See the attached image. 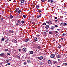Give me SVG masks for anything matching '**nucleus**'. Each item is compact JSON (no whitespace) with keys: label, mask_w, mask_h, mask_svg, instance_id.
<instances>
[{"label":"nucleus","mask_w":67,"mask_h":67,"mask_svg":"<svg viewBox=\"0 0 67 67\" xmlns=\"http://www.w3.org/2000/svg\"><path fill=\"white\" fill-rule=\"evenodd\" d=\"M55 54H52L51 55L50 57L51 58H53L55 57Z\"/></svg>","instance_id":"1"},{"label":"nucleus","mask_w":67,"mask_h":67,"mask_svg":"<svg viewBox=\"0 0 67 67\" xmlns=\"http://www.w3.org/2000/svg\"><path fill=\"white\" fill-rule=\"evenodd\" d=\"M23 52H26V48H24L23 49Z\"/></svg>","instance_id":"2"},{"label":"nucleus","mask_w":67,"mask_h":67,"mask_svg":"<svg viewBox=\"0 0 67 67\" xmlns=\"http://www.w3.org/2000/svg\"><path fill=\"white\" fill-rule=\"evenodd\" d=\"M38 58L40 60H41L43 58V57L42 56H40L38 57Z\"/></svg>","instance_id":"3"},{"label":"nucleus","mask_w":67,"mask_h":67,"mask_svg":"<svg viewBox=\"0 0 67 67\" xmlns=\"http://www.w3.org/2000/svg\"><path fill=\"white\" fill-rule=\"evenodd\" d=\"M29 52L30 54H33L34 53V52L32 51H30Z\"/></svg>","instance_id":"4"},{"label":"nucleus","mask_w":67,"mask_h":67,"mask_svg":"<svg viewBox=\"0 0 67 67\" xmlns=\"http://www.w3.org/2000/svg\"><path fill=\"white\" fill-rule=\"evenodd\" d=\"M49 27V25H46L45 28H46V29H48Z\"/></svg>","instance_id":"5"},{"label":"nucleus","mask_w":67,"mask_h":67,"mask_svg":"<svg viewBox=\"0 0 67 67\" xmlns=\"http://www.w3.org/2000/svg\"><path fill=\"white\" fill-rule=\"evenodd\" d=\"M48 1L49 2H51V3H52L54 2V1L52 0H48Z\"/></svg>","instance_id":"6"},{"label":"nucleus","mask_w":67,"mask_h":67,"mask_svg":"<svg viewBox=\"0 0 67 67\" xmlns=\"http://www.w3.org/2000/svg\"><path fill=\"white\" fill-rule=\"evenodd\" d=\"M41 15H37V18H41Z\"/></svg>","instance_id":"7"},{"label":"nucleus","mask_w":67,"mask_h":67,"mask_svg":"<svg viewBox=\"0 0 67 67\" xmlns=\"http://www.w3.org/2000/svg\"><path fill=\"white\" fill-rule=\"evenodd\" d=\"M21 3H24V0H21L20 1Z\"/></svg>","instance_id":"8"},{"label":"nucleus","mask_w":67,"mask_h":67,"mask_svg":"<svg viewBox=\"0 0 67 67\" xmlns=\"http://www.w3.org/2000/svg\"><path fill=\"white\" fill-rule=\"evenodd\" d=\"M57 58H60V55H56Z\"/></svg>","instance_id":"9"},{"label":"nucleus","mask_w":67,"mask_h":67,"mask_svg":"<svg viewBox=\"0 0 67 67\" xmlns=\"http://www.w3.org/2000/svg\"><path fill=\"white\" fill-rule=\"evenodd\" d=\"M4 53H1L0 54V56L1 57L2 56H4Z\"/></svg>","instance_id":"10"},{"label":"nucleus","mask_w":67,"mask_h":67,"mask_svg":"<svg viewBox=\"0 0 67 67\" xmlns=\"http://www.w3.org/2000/svg\"><path fill=\"white\" fill-rule=\"evenodd\" d=\"M50 29H51V30H53L54 29V26H53L51 27L50 28Z\"/></svg>","instance_id":"11"},{"label":"nucleus","mask_w":67,"mask_h":67,"mask_svg":"<svg viewBox=\"0 0 67 67\" xmlns=\"http://www.w3.org/2000/svg\"><path fill=\"white\" fill-rule=\"evenodd\" d=\"M4 41V38H2L1 40V42H3Z\"/></svg>","instance_id":"12"},{"label":"nucleus","mask_w":67,"mask_h":67,"mask_svg":"<svg viewBox=\"0 0 67 67\" xmlns=\"http://www.w3.org/2000/svg\"><path fill=\"white\" fill-rule=\"evenodd\" d=\"M67 23H64L63 24V26H67Z\"/></svg>","instance_id":"13"},{"label":"nucleus","mask_w":67,"mask_h":67,"mask_svg":"<svg viewBox=\"0 0 67 67\" xmlns=\"http://www.w3.org/2000/svg\"><path fill=\"white\" fill-rule=\"evenodd\" d=\"M29 39H26L25 40V42H28V41H29Z\"/></svg>","instance_id":"14"},{"label":"nucleus","mask_w":67,"mask_h":67,"mask_svg":"<svg viewBox=\"0 0 67 67\" xmlns=\"http://www.w3.org/2000/svg\"><path fill=\"white\" fill-rule=\"evenodd\" d=\"M62 47V46L61 45H60L58 47V48H61Z\"/></svg>","instance_id":"15"},{"label":"nucleus","mask_w":67,"mask_h":67,"mask_svg":"<svg viewBox=\"0 0 67 67\" xmlns=\"http://www.w3.org/2000/svg\"><path fill=\"white\" fill-rule=\"evenodd\" d=\"M19 8H16V12H18L19 11Z\"/></svg>","instance_id":"16"},{"label":"nucleus","mask_w":67,"mask_h":67,"mask_svg":"<svg viewBox=\"0 0 67 67\" xmlns=\"http://www.w3.org/2000/svg\"><path fill=\"white\" fill-rule=\"evenodd\" d=\"M43 63L42 62H41L40 63V65H43Z\"/></svg>","instance_id":"17"},{"label":"nucleus","mask_w":67,"mask_h":67,"mask_svg":"<svg viewBox=\"0 0 67 67\" xmlns=\"http://www.w3.org/2000/svg\"><path fill=\"white\" fill-rule=\"evenodd\" d=\"M48 24H52V21H49L48 22Z\"/></svg>","instance_id":"18"},{"label":"nucleus","mask_w":67,"mask_h":67,"mask_svg":"<svg viewBox=\"0 0 67 67\" xmlns=\"http://www.w3.org/2000/svg\"><path fill=\"white\" fill-rule=\"evenodd\" d=\"M64 65V66H67V63H63Z\"/></svg>","instance_id":"19"},{"label":"nucleus","mask_w":67,"mask_h":67,"mask_svg":"<svg viewBox=\"0 0 67 67\" xmlns=\"http://www.w3.org/2000/svg\"><path fill=\"white\" fill-rule=\"evenodd\" d=\"M34 40L35 41H37V38H34Z\"/></svg>","instance_id":"20"},{"label":"nucleus","mask_w":67,"mask_h":67,"mask_svg":"<svg viewBox=\"0 0 67 67\" xmlns=\"http://www.w3.org/2000/svg\"><path fill=\"white\" fill-rule=\"evenodd\" d=\"M16 57L18 59H20V57L19 56H18Z\"/></svg>","instance_id":"21"},{"label":"nucleus","mask_w":67,"mask_h":67,"mask_svg":"<svg viewBox=\"0 0 67 67\" xmlns=\"http://www.w3.org/2000/svg\"><path fill=\"white\" fill-rule=\"evenodd\" d=\"M37 48L38 49H40V48H41V47L40 46H38L37 47Z\"/></svg>","instance_id":"22"},{"label":"nucleus","mask_w":67,"mask_h":67,"mask_svg":"<svg viewBox=\"0 0 67 67\" xmlns=\"http://www.w3.org/2000/svg\"><path fill=\"white\" fill-rule=\"evenodd\" d=\"M27 62L28 63H31V61H30L29 60H27Z\"/></svg>","instance_id":"23"},{"label":"nucleus","mask_w":67,"mask_h":67,"mask_svg":"<svg viewBox=\"0 0 67 67\" xmlns=\"http://www.w3.org/2000/svg\"><path fill=\"white\" fill-rule=\"evenodd\" d=\"M39 7L38 6H36V9H38V8H39Z\"/></svg>","instance_id":"24"},{"label":"nucleus","mask_w":67,"mask_h":67,"mask_svg":"<svg viewBox=\"0 0 67 67\" xmlns=\"http://www.w3.org/2000/svg\"><path fill=\"white\" fill-rule=\"evenodd\" d=\"M55 55H56V56H57V55H58V53L55 52Z\"/></svg>","instance_id":"25"},{"label":"nucleus","mask_w":67,"mask_h":67,"mask_svg":"<svg viewBox=\"0 0 67 67\" xmlns=\"http://www.w3.org/2000/svg\"><path fill=\"white\" fill-rule=\"evenodd\" d=\"M48 63L49 64H50L51 63V61L50 60H48Z\"/></svg>","instance_id":"26"},{"label":"nucleus","mask_w":67,"mask_h":67,"mask_svg":"<svg viewBox=\"0 0 67 67\" xmlns=\"http://www.w3.org/2000/svg\"><path fill=\"white\" fill-rule=\"evenodd\" d=\"M13 18V16H12V15H11L10 16V19H12Z\"/></svg>","instance_id":"27"},{"label":"nucleus","mask_w":67,"mask_h":67,"mask_svg":"<svg viewBox=\"0 0 67 67\" xmlns=\"http://www.w3.org/2000/svg\"><path fill=\"white\" fill-rule=\"evenodd\" d=\"M14 43H15H15H17V41L16 40L14 41Z\"/></svg>","instance_id":"28"},{"label":"nucleus","mask_w":67,"mask_h":67,"mask_svg":"<svg viewBox=\"0 0 67 67\" xmlns=\"http://www.w3.org/2000/svg\"><path fill=\"white\" fill-rule=\"evenodd\" d=\"M18 22L19 24H20V20H18Z\"/></svg>","instance_id":"29"},{"label":"nucleus","mask_w":67,"mask_h":67,"mask_svg":"<svg viewBox=\"0 0 67 67\" xmlns=\"http://www.w3.org/2000/svg\"><path fill=\"white\" fill-rule=\"evenodd\" d=\"M21 12V10H19L18 11V13H20Z\"/></svg>","instance_id":"30"},{"label":"nucleus","mask_w":67,"mask_h":67,"mask_svg":"<svg viewBox=\"0 0 67 67\" xmlns=\"http://www.w3.org/2000/svg\"><path fill=\"white\" fill-rule=\"evenodd\" d=\"M63 16H60V18H61V19H63Z\"/></svg>","instance_id":"31"},{"label":"nucleus","mask_w":67,"mask_h":67,"mask_svg":"<svg viewBox=\"0 0 67 67\" xmlns=\"http://www.w3.org/2000/svg\"><path fill=\"white\" fill-rule=\"evenodd\" d=\"M46 24V23H43V25H45Z\"/></svg>","instance_id":"32"},{"label":"nucleus","mask_w":67,"mask_h":67,"mask_svg":"<svg viewBox=\"0 0 67 67\" xmlns=\"http://www.w3.org/2000/svg\"><path fill=\"white\" fill-rule=\"evenodd\" d=\"M21 23L22 24L24 23V21H23V20H22L21 21Z\"/></svg>","instance_id":"33"},{"label":"nucleus","mask_w":67,"mask_h":67,"mask_svg":"<svg viewBox=\"0 0 67 67\" xmlns=\"http://www.w3.org/2000/svg\"><path fill=\"white\" fill-rule=\"evenodd\" d=\"M36 36H40V35H39L38 34H37L36 35Z\"/></svg>","instance_id":"34"},{"label":"nucleus","mask_w":67,"mask_h":67,"mask_svg":"<svg viewBox=\"0 0 67 67\" xmlns=\"http://www.w3.org/2000/svg\"><path fill=\"white\" fill-rule=\"evenodd\" d=\"M5 51H8V49H5Z\"/></svg>","instance_id":"35"},{"label":"nucleus","mask_w":67,"mask_h":67,"mask_svg":"<svg viewBox=\"0 0 67 67\" xmlns=\"http://www.w3.org/2000/svg\"><path fill=\"white\" fill-rule=\"evenodd\" d=\"M24 64L25 65L26 64V62H24Z\"/></svg>","instance_id":"36"},{"label":"nucleus","mask_w":67,"mask_h":67,"mask_svg":"<svg viewBox=\"0 0 67 67\" xmlns=\"http://www.w3.org/2000/svg\"><path fill=\"white\" fill-rule=\"evenodd\" d=\"M64 24V23L63 22H62V23H61L60 24V25H63V24Z\"/></svg>","instance_id":"37"},{"label":"nucleus","mask_w":67,"mask_h":67,"mask_svg":"<svg viewBox=\"0 0 67 67\" xmlns=\"http://www.w3.org/2000/svg\"><path fill=\"white\" fill-rule=\"evenodd\" d=\"M23 18H25V17H26V16H25V15H23Z\"/></svg>","instance_id":"38"},{"label":"nucleus","mask_w":67,"mask_h":67,"mask_svg":"<svg viewBox=\"0 0 67 67\" xmlns=\"http://www.w3.org/2000/svg\"><path fill=\"white\" fill-rule=\"evenodd\" d=\"M42 1V2H44L46 1V0H41Z\"/></svg>","instance_id":"39"},{"label":"nucleus","mask_w":67,"mask_h":67,"mask_svg":"<svg viewBox=\"0 0 67 67\" xmlns=\"http://www.w3.org/2000/svg\"><path fill=\"white\" fill-rule=\"evenodd\" d=\"M7 55H10V53H7Z\"/></svg>","instance_id":"40"},{"label":"nucleus","mask_w":67,"mask_h":67,"mask_svg":"<svg viewBox=\"0 0 67 67\" xmlns=\"http://www.w3.org/2000/svg\"><path fill=\"white\" fill-rule=\"evenodd\" d=\"M62 35L63 36H65V34L63 33Z\"/></svg>","instance_id":"41"},{"label":"nucleus","mask_w":67,"mask_h":67,"mask_svg":"<svg viewBox=\"0 0 67 67\" xmlns=\"http://www.w3.org/2000/svg\"><path fill=\"white\" fill-rule=\"evenodd\" d=\"M11 32L12 33H13V32H13V31L12 30L11 31Z\"/></svg>","instance_id":"42"},{"label":"nucleus","mask_w":67,"mask_h":67,"mask_svg":"<svg viewBox=\"0 0 67 67\" xmlns=\"http://www.w3.org/2000/svg\"><path fill=\"white\" fill-rule=\"evenodd\" d=\"M7 65H10V63H7Z\"/></svg>","instance_id":"43"},{"label":"nucleus","mask_w":67,"mask_h":67,"mask_svg":"<svg viewBox=\"0 0 67 67\" xmlns=\"http://www.w3.org/2000/svg\"><path fill=\"white\" fill-rule=\"evenodd\" d=\"M5 60H6V62H8L9 61V60L6 59Z\"/></svg>","instance_id":"44"},{"label":"nucleus","mask_w":67,"mask_h":67,"mask_svg":"<svg viewBox=\"0 0 67 67\" xmlns=\"http://www.w3.org/2000/svg\"><path fill=\"white\" fill-rule=\"evenodd\" d=\"M49 34H52V32H49Z\"/></svg>","instance_id":"45"},{"label":"nucleus","mask_w":67,"mask_h":67,"mask_svg":"<svg viewBox=\"0 0 67 67\" xmlns=\"http://www.w3.org/2000/svg\"><path fill=\"white\" fill-rule=\"evenodd\" d=\"M55 39H54L53 40V42H55Z\"/></svg>","instance_id":"46"},{"label":"nucleus","mask_w":67,"mask_h":67,"mask_svg":"<svg viewBox=\"0 0 67 67\" xmlns=\"http://www.w3.org/2000/svg\"><path fill=\"white\" fill-rule=\"evenodd\" d=\"M16 25L17 26H18V25H19V24L18 23H16Z\"/></svg>","instance_id":"47"},{"label":"nucleus","mask_w":67,"mask_h":67,"mask_svg":"<svg viewBox=\"0 0 67 67\" xmlns=\"http://www.w3.org/2000/svg\"><path fill=\"white\" fill-rule=\"evenodd\" d=\"M38 12L40 13V12H41V11L40 10H39V11H38Z\"/></svg>","instance_id":"48"},{"label":"nucleus","mask_w":67,"mask_h":67,"mask_svg":"<svg viewBox=\"0 0 67 67\" xmlns=\"http://www.w3.org/2000/svg\"><path fill=\"white\" fill-rule=\"evenodd\" d=\"M0 65H2V62H0Z\"/></svg>","instance_id":"49"},{"label":"nucleus","mask_w":67,"mask_h":67,"mask_svg":"<svg viewBox=\"0 0 67 67\" xmlns=\"http://www.w3.org/2000/svg\"><path fill=\"white\" fill-rule=\"evenodd\" d=\"M55 26L56 27H58V26H57V25H55Z\"/></svg>","instance_id":"50"},{"label":"nucleus","mask_w":67,"mask_h":67,"mask_svg":"<svg viewBox=\"0 0 67 67\" xmlns=\"http://www.w3.org/2000/svg\"><path fill=\"white\" fill-rule=\"evenodd\" d=\"M57 31H59V30H60V29H57Z\"/></svg>","instance_id":"51"},{"label":"nucleus","mask_w":67,"mask_h":67,"mask_svg":"<svg viewBox=\"0 0 67 67\" xmlns=\"http://www.w3.org/2000/svg\"><path fill=\"white\" fill-rule=\"evenodd\" d=\"M61 40H62V41H63V40H64V38H61Z\"/></svg>","instance_id":"52"},{"label":"nucleus","mask_w":67,"mask_h":67,"mask_svg":"<svg viewBox=\"0 0 67 67\" xmlns=\"http://www.w3.org/2000/svg\"><path fill=\"white\" fill-rule=\"evenodd\" d=\"M58 21V20H55V22H57Z\"/></svg>","instance_id":"53"},{"label":"nucleus","mask_w":67,"mask_h":67,"mask_svg":"<svg viewBox=\"0 0 67 67\" xmlns=\"http://www.w3.org/2000/svg\"><path fill=\"white\" fill-rule=\"evenodd\" d=\"M19 51H21V49H18Z\"/></svg>","instance_id":"54"},{"label":"nucleus","mask_w":67,"mask_h":67,"mask_svg":"<svg viewBox=\"0 0 67 67\" xmlns=\"http://www.w3.org/2000/svg\"><path fill=\"white\" fill-rule=\"evenodd\" d=\"M58 62H60V59H58Z\"/></svg>","instance_id":"55"},{"label":"nucleus","mask_w":67,"mask_h":67,"mask_svg":"<svg viewBox=\"0 0 67 67\" xmlns=\"http://www.w3.org/2000/svg\"><path fill=\"white\" fill-rule=\"evenodd\" d=\"M9 33H11V30H10L9 31Z\"/></svg>","instance_id":"56"},{"label":"nucleus","mask_w":67,"mask_h":67,"mask_svg":"<svg viewBox=\"0 0 67 67\" xmlns=\"http://www.w3.org/2000/svg\"><path fill=\"white\" fill-rule=\"evenodd\" d=\"M55 19H57V17H55Z\"/></svg>","instance_id":"57"},{"label":"nucleus","mask_w":67,"mask_h":67,"mask_svg":"<svg viewBox=\"0 0 67 67\" xmlns=\"http://www.w3.org/2000/svg\"><path fill=\"white\" fill-rule=\"evenodd\" d=\"M55 33H58V32H57V31H55Z\"/></svg>","instance_id":"58"},{"label":"nucleus","mask_w":67,"mask_h":67,"mask_svg":"<svg viewBox=\"0 0 67 67\" xmlns=\"http://www.w3.org/2000/svg\"><path fill=\"white\" fill-rule=\"evenodd\" d=\"M55 64H56L57 63V62H55Z\"/></svg>","instance_id":"59"},{"label":"nucleus","mask_w":67,"mask_h":67,"mask_svg":"<svg viewBox=\"0 0 67 67\" xmlns=\"http://www.w3.org/2000/svg\"><path fill=\"white\" fill-rule=\"evenodd\" d=\"M46 22L47 23H48V22H47V21H46Z\"/></svg>","instance_id":"60"},{"label":"nucleus","mask_w":67,"mask_h":67,"mask_svg":"<svg viewBox=\"0 0 67 67\" xmlns=\"http://www.w3.org/2000/svg\"><path fill=\"white\" fill-rule=\"evenodd\" d=\"M46 32H48V31H46Z\"/></svg>","instance_id":"61"},{"label":"nucleus","mask_w":67,"mask_h":67,"mask_svg":"<svg viewBox=\"0 0 67 67\" xmlns=\"http://www.w3.org/2000/svg\"><path fill=\"white\" fill-rule=\"evenodd\" d=\"M7 5H9V4L7 3Z\"/></svg>","instance_id":"62"},{"label":"nucleus","mask_w":67,"mask_h":67,"mask_svg":"<svg viewBox=\"0 0 67 67\" xmlns=\"http://www.w3.org/2000/svg\"><path fill=\"white\" fill-rule=\"evenodd\" d=\"M44 33H45V34H46V32H44Z\"/></svg>","instance_id":"63"},{"label":"nucleus","mask_w":67,"mask_h":67,"mask_svg":"<svg viewBox=\"0 0 67 67\" xmlns=\"http://www.w3.org/2000/svg\"><path fill=\"white\" fill-rule=\"evenodd\" d=\"M9 1H11V0H9Z\"/></svg>","instance_id":"64"}]
</instances>
